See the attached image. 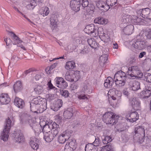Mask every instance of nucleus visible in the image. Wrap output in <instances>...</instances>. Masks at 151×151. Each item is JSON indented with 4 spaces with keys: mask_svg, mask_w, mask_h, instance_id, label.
Here are the masks:
<instances>
[{
    "mask_svg": "<svg viewBox=\"0 0 151 151\" xmlns=\"http://www.w3.org/2000/svg\"><path fill=\"white\" fill-rule=\"evenodd\" d=\"M103 120L106 124H116L118 121L119 116L111 112H106L103 115Z\"/></svg>",
    "mask_w": 151,
    "mask_h": 151,
    "instance_id": "f257e3e1",
    "label": "nucleus"
},
{
    "mask_svg": "<svg viewBox=\"0 0 151 151\" xmlns=\"http://www.w3.org/2000/svg\"><path fill=\"white\" fill-rule=\"evenodd\" d=\"M135 135L134 139L135 141L142 143L144 140L143 137L145 136V130L142 127L138 126L135 129Z\"/></svg>",
    "mask_w": 151,
    "mask_h": 151,
    "instance_id": "f03ea898",
    "label": "nucleus"
},
{
    "mask_svg": "<svg viewBox=\"0 0 151 151\" xmlns=\"http://www.w3.org/2000/svg\"><path fill=\"white\" fill-rule=\"evenodd\" d=\"M100 142V140L98 136L95 137L94 142L92 144H88L85 146V151H97V146L99 145Z\"/></svg>",
    "mask_w": 151,
    "mask_h": 151,
    "instance_id": "7ed1b4c3",
    "label": "nucleus"
},
{
    "mask_svg": "<svg viewBox=\"0 0 151 151\" xmlns=\"http://www.w3.org/2000/svg\"><path fill=\"white\" fill-rule=\"evenodd\" d=\"M44 100H46V99L40 98V97L34 99L30 103L31 111L36 112V111L35 110L36 109L39 107L38 106L40 105L42 102H43L44 101Z\"/></svg>",
    "mask_w": 151,
    "mask_h": 151,
    "instance_id": "20e7f679",
    "label": "nucleus"
},
{
    "mask_svg": "<svg viewBox=\"0 0 151 151\" xmlns=\"http://www.w3.org/2000/svg\"><path fill=\"white\" fill-rule=\"evenodd\" d=\"M47 124L43 127L42 132L43 133L50 132V131L52 132V130L53 129L58 130V131L59 126L55 122H53L51 121H50L47 122Z\"/></svg>",
    "mask_w": 151,
    "mask_h": 151,
    "instance_id": "39448f33",
    "label": "nucleus"
},
{
    "mask_svg": "<svg viewBox=\"0 0 151 151\" xmlns=\"http://www.w3.org/2000/svg\"><path fill=\"white\" fill-rule=\"evenodd\" d=\"M58 130L53 129L52 130V132H49L44 134V138L46 142H50L52 141L54 138L58 133Z\"/></svg>",
    "mask_w": 151,
    "mask_h": 151,
    "instance_id": "423d86ee",
    "label": "nucleus"
},
{
    "mask_svg": "<svg viewBox=\"0 0 151 151\" xmlns=\"http://www.w3.org/2000/svg\"><path fill=\"white\" fill-rule=\"evenodd\" d=\"M126 119L129 122H133L139 119V115L136 111L132 112L127 115Z\"/></svg>",
    "mask_w": 151,
    "mask_h": 151,
    "instance_id": "0eeeda50",
    "label": "nucleus"
},
{
    "mask_svg": "<svg viewBox=\"0 0 151 151\" xmlns=\"http://www.w3.org/2000/svg\"><path fill=\"white\" fill-rule=\"evenodd\" d=\"M84 31L88 34L94 33V36H96L97 32H99L98 30L95 28L94 24H93L87 25L84 29Z\"/></svg>",
    "mask_w": 151,
    "mask_h": 151,
    "instance_id": "6e6552de",
    "label": "nucleus"
},
{
    "mask_svg": "<svg viewBox=\"0 0 151 151\" xmlns=\"http://www.w3.org/2000/svg\"><path fill=\"white\" fill-rule=\"evenodd\" d=\"M130 104L133 109L135 110H139L140 107V102L137 98H134L129 100Z\"/></svg>",
    "mask_w": 151,
    "mask_h": 151,
    "instance_id": "1a4fd4ad",
    "label": "nucleus"
},
{
    "mask_svg": "<svg viewBox=\"0 0 151 151\" xmlns=\"http://www.w3.org/2000/svg\"><path fill=\"white\" fill-rule=\"evenodd\" d=\"M58 87L61 88H64L67 86L66 82L61 77H57L55 80Z\"/></svg>",
    "mask_w": 151,
    "mask_h": 151,
    "instance_id": "9d476101",
    "label": "nucleus"
},
{
    "mask_svg": "<svg viewBox=\"0 0 151 151\" xmlns=\"http://www.w3.org/2000/svg\"><path fill=\"white\" fill-rule=\"evenodd\" d=\"M145 45V42L144 41H141L139 39H137L133 42L132 45L134 47L139 50H142L144 48Z\"/></svg>",
    "mask_w": 151,
    "mask_h": 151,
    "instance_id": "9b49d317",
    "label": "nucleus"
},
{
    "mask_svg": "<svg viewBox=\"0 0 151 151\" xmlns=\"http://www.w3.org/2000/svg\"><path fill=\"white\" fill-rule=\"evenodd\" d=\"M150 9L148 8L143 9L142 10L141 9L137 10V14H139L143 18L147 19L149 16V13L150 11Z\"/></svg>",
    "mask_w": 151,
    "mask_h": 151,
    "instance_id": "f8f14e48",
    "label": "nucleus"
},
{
    "mask_svg": "<svg viewBox=\"0 0 151 151\" xmlns=\"http://www.w3.org/2000/svg\"><path fill=\"white\" fill-rule=\"evenodd\" d=\"M13 137L15 141L19 143H22L24 141L23 136L20 131L15 132L14 133Z\"/></svg>",
    "mask_w": 151,
    "mask_h": 151,
    "instance_id": "ddd939ff",
    "label": "nucleus"
},
{
    "mask_svg": "<svg viewBox=\"0 0 151 151\" xmlns=\"http://www.w3.org/2000/svg\"><path fill=\"white\" fill-rule=\"evenodd\" d=\"M39 71L37 70H36L34 68H31L29 69L28 70H27L24 71V73H23L22 75H28V76L35 75V76H42L43 74L42 73H41V74H39Z\"/></svg>",
    "mask_w": 151,
    "mask_h": 151,
    "instance_id": "4468645a",
    "label": "nucleus"
},
{
    "mask_svg": "<svg viewBox=\"0 0 151 151\" xmlns=\"http://www.w3.org/2000/svg\"><path fill=\"white\" fill-rule=\"evenodd\" d=\"M10 101V99L8 95L5 93H3L0 96V104H8Z\"/></svg>",
    "mask_w": 151,
    "mask_h": 151,
    "instance_id": "2eb2a0df",
    "label": "nucleus"
},
{
    "mask_svg": "<svg viewBox=\"0 0 151 151\" xmlns=\"http://www.w3.org/2000/svg\"><path fill=\"white\" fill-rule=\"evenodd\" d=\"M70 6L73 10L77 12L80 10L81 4L79 1L72 0L70 2Z\"/></svg>",
    "mask_w": 151,
    "mask_h": 151,
    "instance_id": "dca6fc26",
    "label": "nucleus"
},
{
    "mask_svg": "<svg viewBox=\"0 0 151 151\" xmlns=\"http://www.w3.org/2000/svg\"><path fill=\"white\" fill-rule=\"evenodd\" d=\"M39 140L35 137H31L30 140V145L34 150H37L39 147Z\"/></svg>",
    "mask_w": 151,
    "mask_h": 151,
    "instance_id": "f3484780",
    "label": "nucleus"
},
{
    "mask_svg": "<svg viewBox=\"0 0 151 151\" xmlns=\"http://www.w3.org/2000/svg\"><path fill=\"white\" fill-rule=\"evenodd\" d=\"M130 89L134 91H137L140 88V83L137 81H131L129 83Z\"/></svg>",
    "mask_w": 151,
    "mask_h": 151,
    "instance_id": "a211bd4d",
    "label": "nucleus"
},
{
    "mask_svg": "<svg viewBox=\"0 0 151 151\" xmlns=\"http://www.w3.org/2000/svg\"><path fill=\"white\" fill-rule=\"evenodd\" d=\"M96 5L99 9L104 11H106L109 10V6L106 5V2L103 1L101 0L97 2Z\"/></svg>",
    "mask_w": 151,
    "mask_h": 151,
    "instance_id": "6ab92c4d",
    "label": "nucleus"
},
{
    "mask_svg": "<svg viewBox=\"0 0 151 151\" xmlns=\"http://www.w3.org/2000/svg\"><path fill=\"white\" fill-rule=\"evenodd\" d=\"M75 111L74 108H69L66 111H64L63 115L65 118L70 119L72 116Z\"/></svg>",
    "mask_w": 151,
    "mask_h": 151,
    "instance_id": "aec40b11",
    "label": "nucleus"
},
{
    "mask_svg": "<svg viewBox=\"0 0 151 151\" xmlns=\"http://www.w3.org/2000/svg\"><path fill=\"white\" fill-rule=\"evenodd\" d=\"M14 103L17 107L21 109L23 108L25 106L24 101L18 97H16L14 99Z\"/></svg>",
    "mask_w": 151,
    "mask_h": 151,
    "instance_id": "412c9836",
    "label": "nucleus"
},
{
    "mask_svg": "<svg viewBox=\"0 0 151 151\" xmlns=\"http://www.w3.org/2000/svg\"><path fill=\"white\" fill-rule=\"evenodd\" d=\"M87 42L90 46L94 49L95 50L97 48V47H99V43L97 42L95 39L93 38L88 39Z\"/></svg>",
    "mask_w": 151,
    "mask_h": 151,
    "instance_id": "4be33fe9",
    "label": "nucleus"
},
{
    "mask_svg": "<svg viewBox=\"0 0 151 151\" xmlns=\"http://www.w3.org/2000/svg\"><path fill=\"white\" fill-rule=\"evenodd\" d=\"M140 95L142 98H148L151 95V88H148V89H145L141 93Z\"/></svg>",
    "mask_w": 151,
    "mask_h": 151,
    "instance_id": "5701e85b",
    "label": "nucleus"
},
{
    "mask_svg": "<svg viewBox=\"0 0 151 151\" xmlns=\"http://www.w3.org/2000/svg\"><path fill=\"white\" fill-rule=\"evenodd\" d=\"M114 81L113 78L109 76L105 80L104 86L106 88H110L112 87V83Z\"/></svg>",
    "mask_w": 151,
    "mask_h": 151,
    "instance_id": "b1692460",
    "label": "nucleus"
},
{
    "mask_svg": "<svg viewBox=\"0 0 151 151\" xmlns=\"http://www.w3.org/2000/svg\"><path fill=\"white\" fill-rule=\"evenodd\" d=\"M14 122L12 117H8L6 121V124L4 126V129L10 130L11 127L13 124Z\"/></svg>",
    "mask_w": 151,
    "mask_h": 151,
    "instance_id": "393cba45",
    "label": "nucleus"
},
{
    "mask_svg": "<svg viewBox=\"0 0 151 151\" xmlns=\"http://www.w3.org/2000/svg\"><path fill=\"white\" fill-rule=\"evenodd\" d=\"M134 29L133 25L130 24L127 25L123 29V31L126 35H129L132 34Z\"/></svg>",
    "mask_w": 151,
    "mask_h": 151,
    "instance_id": "a878e982",
    "label": "nucleus"
},
{
    "mask_svg": "<svg viewBox=\"0 0 151 151\" xmlns=\"http://www.w3.org/2000/svg\"><path fill=\"white\" fill-rule=\"evenodd\" d=\"M89 91V88L88 87V84H83L80 86L79 93H88Z\"/></svg>",
    "mask_w": 151,
    "mask_h": 151,
    "instance_id": "bb28decb",
    "label": "nucleus"
},
{
    "mask_svg": "<svg viewBox=\"0 0 151 151\" xmlns=\"http://www.w3.org/2000/svg\"><path fill=\"white\" fill-rule=\"evenodd\" d=\"M13 88L15 92L20 91L23 88L21 82L20 81H17L14 85Z\"/></svg>",
    "mask_w": 151,
    "mask_h": 151,
    "instance_id": "cd10ccee",
    "label": "nucleus"
},
{
    "mask_svg": "<svg viewBox=\"0 0 151 151\" xmlns=\"http://www.w3.org/2000/svg\"><path fill=\"white\" fill-rule=\"evenodd\" d=\"M44 100V101H43V102H42L41 104H40V105L38 106L39 107L36 109L38 111L39 113L43 112L47 109L46 100Z\"/></svg>",
    "mask_w": 151,
    "mask_h": 151,
    "instance_id": "c85d7f7f",
    "label": "nucleus"
},
{
    "mask_svg": "<svg viewBox=\"0 0 151 151\" xmlns=\"http://www.w3.org/2000/svg\"><path fill=\"white\" fill-rule=\"evenodd\" d=\"M9 130L7 129H4L3 132L1 134V139L4 141H6L8 139L9 137Z\"/></svg>",
    "mask_w": 151,
    "mask_h": 151,
    "instance_id": "c756f323",
    "label": "nucleus"
},
{
    "mask_svg": "<svg viewBox=\"0 0 151 151\" xmlns=\"http://www.w3.org/2000/svg\"><path fill=\"white\" fill-rule=\"evenodd\" d=\"M94 22L96 23L103 25L107 23V20L102 17H97L95 19Z\"/></svg>",
    "mask_w": 151,
    "mask_h": 151,
    "instance_id": "7c9ffc66",
    "label": "nucleus"
},
{
    "mask_svg": "<svg viewBox=\"0 0 151 151\" xmlns=\"http://www.w3.org/2000/svg\"><path fill=\"white\" fill-rule=\"evenodd\" d=\"M30 125L32 129L34 131L35 133H38L41 132L40 126L37 125L36 123H32L30 124Z\"/></svg>",
    "mask_w": 151,
    "mask_h": 151,
    "instance_id": "2f4dec72",
    "label": "nucleus"
},
{
    "mask_svg": "<svg viewBox=\"0 0 151 151\" xmlns=\"http://www.w3.org/2000/svg\"><path fill=\"white\" fill-rule=\"evenodd\" d=\"M108 55H101L99 60V63L101 67L104 66V64L107 60Z\"/></svg>",
    "mask_w": 151,
    "mask_h": 151,
    "instance_id": "473e14b6",
    "label": "nucleus"
},
{
    "mask_svg": "<svg viewBox=\"0 0 151 151\" xmlns=\"http://www.w3.org/2000/svg\"><path fill=\"white\" fill-rule=\"evenodd\" d=\"M76 67L75 63L73 61L67 62L65 64V68L67 70L73 69Z\"/></svg>",
    "mask_w": 151,
    "mask_h": 151,
    "instance_id": "72a5a7b5",
    "label": "nucleus"
},
{
    "mask_svg": "<svg viewBox=\"0 0 151 151\" xmlns=\"http://www.w3.org/2000/svg\"><path fill=\"white\" fill-rule=\"evenodd\" d=\"M62 101L61 100H58L56 104L53 106L51 109L55 111H57L62 106Z\"/></svg>",
    "mask_w": 151,
    "mask_h": 151,
    "instance_id": "f704fd0d",
    "label": "nucleus"
},
{
    "mask_svg": "<svg viewBox=\"0 0 151 151\" xmlns=\"http://www.w3.org/2000/svg\"><path fill=\"white\" fill-rule=\"evenodd\" d=\"M8 34H10L11 35L13 34V40L15 42V43L14 44H16V43H17L18 44L21 43L22 42V41L21 40L19 37L14 32H8Z\"/></svg>",
    "mask_w": 151,
    "mask_h": 151,
    "instance_id": "c9c22d12",
    "label": "nucleus"
},
{
    "mask_svg": "<svg viewBox=\"0 0 151 151\" xmlns=\"http://www.w3.org/2000/svg\"><path fill=\"white\" fill-rule=\"evenodd\" d=\"M68 139V137H67L65 134H62L59 136L58 137V141L60 143H63L66 141L67 139Z\"/></svg>",
    "mask_w": 151,
    "mask_h": 151,
    "instance_id": "e433bc0d",
    "label": "nucleus"
},
{
    "mask_svg": "<svg viewBox=\"0 0 151 151\" xmlns=\"http://www.w3.org/2000/svg\"><path fill=\"white\" fill-rule=\"evenodd\" d=\"M117 0H106V5L109 6V9L110 8V6H114L117 3Z\"/></svg>",
    "mask_w": 151,
    "mask_h": 151,
    "instance_id": "4c0bfd02",
    "label": "nucleus"
},
{
    "mask_svg": "<svg viewBox=\"0 0 151 151\" xmlns=\"http://www.w3.org/2000/svg\"><path fill=\"white\" fill-rule=\"evenodd\" d=\"M83 93H80L77 94L78 99L80 100H87L88 99L89 96Z\"/></svg>",
    "mask_w": 151,
    "mask_h": 151,
    "instance_id": "58836bf2",
    "label": "nucleus"
},
{
    "mask_svg": "<svg viewBox=\"0 0 151 151\" xmlns=\"http://www.w3.org/2000/svg\"><path fill=\"white\" fill-rule=\"evenodd\" d=\"M131 77H135L137 78L140 80H144L145 81H147L151 83V76H131Z\"/></svg>",
    "mask_w": 151,
    "mask_h": 151,
    "instance_id": "ea45409f",
    "label": "nucleus"
},
{
    "mask_svg": "<svg viewBox=\"0 0 151 151\" xmlns=\"http://www.w3.org/2000/svg\"><path fill=\"white\" fill-rule=\"evenodd\" d=\"M137 67L136 66H132L131 68L129 67L128 69V75L129 76H135L133 73H134V71H136L137 69Z\"/></svg>",
    "mask_w": 151,
    "mask_h": 151,
    "instance_id": "a19ab883",
    "label": "nucleus"
},
{
    "mask_svg": "<svg viewBox=\"0 0 151 151\" xmlns=\"http://www.w3.org/2000/svg\"><path fill=\"white\" fill-rule=\"evenodd\" d=\"M37 5L36 1L34 0L31 1L30 4L26 6L27 8L29 10L33 9L35 6Z\"/></svg>",
    "mask_w": 151,
    "mask_h": 151,
    "instance_id": "79ce46f5",
    "label": "nucleus"
},
{
    "mask_svg": "<svg viewBox=\"0 0 151 151\" xmlns=\"http://www.w3.org/2000/svg\"><path fill=\"white\" fill-rule=\"evenodd\" d=\"M143 19L138 17L136 16H133L132 19V22L135 23V24H139L140 22H142Z\"/></svg>",
    "mask_w": 151,
    "mask_h": 151,
    "instance_id": "37998d69",
    "label": "nucleus"
},
{
    "mask_svg": "<svg viewBox=\"0 0 151 151\" xmlns=\"http://www.w3.org/2000/svg\"><path fill=\"white\" fill-rule=\"evenodd\" d=\"M57 63H55L52 65L50 67H47L45 69V71L47 74H51V70L57 65Z\"/></svg>",
    "mask_w": 151,
    "mask_h": 151,
    "instance_id": "c03bdc74",
    "label": "nucleus"
},
{
    "mask_svg": "<svg viewBox=\"0 0 151 151\" xmlns=\"http://www.w3.org/2000/svg\"><path fill=\"white\" fill-rule=\"evenodd\" d=\"M145 145L146 147H151V137H146L145 140L144 141Z\"/></svg>",
    "mask_w": 151,
    "mask_h": 151,
    "instance_id": "a18cd8bd",
    "label": "nucleus"
},
{
    "mask_svg": "<svg viewBox=\"0 0 151 151\" xmlns=\"http://www.w3.org/2000/svg\"><path fill=\"white\" fill-rule=\"evenodd\" d=\"M114 81H122L123 80H125L126 79V76H112Z\"/></svg>",
    "mask_w": 151,
    "mask_h": 151,
    "instance_id": "49530a36",
    "label": "nucleus"
},
{
    "mask_svg": "<svg viewBox=\"0 0 151 151\" xmlns=\"http://www.w3.org/2000/svg\"><path fill=\"white\" fill-rule=\"evenodd\" d=\"M102 142L104 144H107L110 142L111 140V138L110 136H106L104 137V139L102 138Z\"/></svg>",
    "mask_w": 151,
    "mask_h": 151,
    "instance_id": "de8ad7c7",
    "label": "nucleus"
},
{
    "mask_svg": "<svg viewBox=\"0 0 151 151\" xmlns=\"http://www.w3.org/2000/svg\"><path fill=\"white\" fill-rule=\"evenodd\" d=\"M86 10L88 13H89V14L92 13L94 12V7L93 5H90L88 6L86 8Z\"/></svg>",
    "mask_w": 151,
    "mask_h": 151,
    "instance_id": "09e8293b",
    "label": "nucleus"
},
{
    "mask_svg": "<svg viewBox=\"0 0 151 151\" xmlns=\"http://www.w3.org/2000/svg\"><path fill=\"white\" fill-rule=\"evenodd\" d=\"M113 90V91H115V96H116L117 98H119L120 97L122 96V93L121 92L117 90H116V91L114 89H110L109 90V91L108 93L109 94V93H111V91Z\"/></svg>",
    "mask_w": 151,
    "mask_h": 151,
    "instance_id": "8fccbe9b",
    "label": "nucleus"
},
{
    "mask_svg": "<svg viewBox=\"0 0 151 151\" xmlns=\"http://www.w3.org/2000/svg\"><path fill=\"white\" fill-rule=\"evenodd\" d=\"M76 141L75 139L72 140L71 141L68 142V145H70V147H72V148L73 150H74L76 148V145L75 144Z\"/></svg>",
    "mask_w": 151,
    "mask_h": 151,
    "instance_id": "3c124183",
    "label": "nucleus"
},
{
    "mask_svg": "<svg viewBox=\"0 0 151 151\" xmlns=\"http://www.w3.org/2000/svg\"><path fill=\"white\" fill-rule=\"evenodd\" d=\"M122 21L124 23H129L131 22H132V19H129L127 16L123 17Z\"/></svg>",
    "mask_w": 151,
    "mask_h": 151,
    "instance_id": "603ef678",
    "label": "nucleus"
},
{
    "mask_svg": "<svg viewBox=\"0 0 151 151\" xmlns=\"http://www.w3.org/2000/svg\"><path fill=\"white\" fill-rule=\"evenodd\" d=\"M115 83L116 86L119 87H121L123 86L125 84V81L124 80H123L122 81H115Z\"/></svg>",
    "mask_w": 151,
    "mask_h": 151,
    "instance_id": "864d4df0",
    "label": "nucleus"
},
{
    "mask_svg": "<svg viewBox=\"0 0 151 151\" xmlns=\"http://www.w3.org/2000/svg\"><path fill=\"white\" fill-rule=\"evenodd\" d=\"M35 91L37 94H40L42 91V87L40 86H38L36 88L34 89Z\"/></svg>",
    "mask_w": 151,
    "mask_h": 151,
    "instance_id": "5fc2aeb1",
    "label": "nucleus"
},
{
    "mask_svg": "<svg viewBox=\"0 0 151 151\" xmlns=\"http://www.w3.org/2000/svg\"><path fill=\"white\" fill-rule=\"evenodd\" d=\"M67 77H70V79L68 81H70L76 82L78 80L79 78V76H66Z\"/></svg>",
    "mask_w": 151,
    "mask_h": 151,
    "instance_id": "6e6d98bb",
    "label": "nucleus"
},
{
    "mask_svg": "<svg viewBox=\"0 0 151 151\" xmlns=\"http://www.w3.org/2000/svg\"><path fill=\"white\" fill-rule=\"evenodd\" d=\"M86 49V48H85V47L84 46L83 49H79L77 50V52L78 54H85L87 52V50H85Z\"/></svg>",
    "mask_w": 151,
    "mask_h": 151,
    "instance_id": "4d7b16f0",
    "label": "nucleus"
},
{
    "mask_svg": "<svg viewBox=\"0 0 151 151\" xmlns=\"http://www.w3.org/2000/svg\"><path fill=\"white\" fill-rule=\"evenodd\" d=\"M99 30H103L102 28H99L98 29V31L99 32H97V35H99V36H101V37L102 38H105L106 37V34L104 33V32H99Z\"/></svg>",
    "mask_w": 151,
    "mask_h": 151,
    "instance_id": "13d9d810",
    "label": "nucleus"
},
{
    "mask_svg": "<svg viewBox=\"0 0 151 151\" xmlns=\"http://www.w3.org/2000/svg\"><path fill=\"white\" fill-rule=\"evenodd\" d=\"M49 122L48 121H45L44 120L42 119L40 120V126L41 127H44V126H45L47 124V122Z\"/></svg>",
    "mask_w": 151,
    "mask_h": 151,
    "instance_id": "bf43d9fd",
    "label": "nucleus"
},
{
    "mask_svg": "<svg viewBox=\"0 0 151 151\" xmlns=\"http://www.w3.org/2000/svg\"><path fill=\"white\" fill-rule=\"evenodd\" d=\"M78 85L76 84H72L70 87V90L72 91H76L77 89L78 88Z\"/></svg>",
    "mask_w": 151,
    "mask_h": 151,
    "instance_id": "052dcab7",
    "label": "nucleus"
},
{
    "mask_svg": "<svg viewBox=\"0 0 151 151\" xmlns=\"http://www.w3.org/2000/svg\"><path fill=\"white\" fill-rule=\"evenodd\" d=\"M122 137L124 142H127L129 140V137L127 134L122 135Z\"/></svg>",
    "mask_w": 151,
    "mask_h": 151,
    "instance_id": "680f3d73",
    "label": "nucleus"
},
{
    "mask_svg": "<svg viewBox=\"0 0 151 151\" xmlns=\"http://www.w3.org/2000/svg\"><path fill=\"white\" fill-rule=\"evenodd\" d=\"M73 150L72 147H70V145L67 144L65 147L64 151H73Z\"/></svg>",
    "mask_w": 151,
    "mask_h": 151,
    "instance_id": "e2e57ef3",
    "label": "nucleus"
},
{
    "mask_svg": "<svg viewBox=\"0 0 151 151\" xmlns=\"http://www.w3.org/2000/svg\"><path fill=\"white\" fill-rule=\"evenodd\" d=\"M46 98L48 100H52L54 99V95L52 94H47L46 95Z\"/></svg>",
    "mask_w": 151,
    "mask_h": 151,
    "instance_id": "0e129e2a",
    "label": "nucleus"
},
{
    "mask_svg": "<svg viewBox=\"0 0 151 151\" xmlns=\"http://www.w3.org/2000/svg\"><path fill=\"white\" fill-rule=\"evenodd\" d=\"M83 7H87L88 6V0H85V1L81 3Z\"/></svg>",
    "mask_w": 151,
    "mask_h": 151,
    "instance_id": "69168bd1",
    "label": "nucleus"
},
{
    "mask_svg": "<svg viewBox=\"0 0 151 151\" xmlns=\"http://www.w3.org/2000/svg\"><path fill=\"white\" fill-rule=\"evenodd\" d=\"M53 20V21H58L57 16L56 15H52L51 16L50 18V20L52 21Z\"/></svg>",
    "mask_w": 151,
    "mask_h": 151,
    "instance_id": "338daca9",
    "label": "nucleus"
},
{
    "mask_svg": "<svg viewBox=\"0 0 151 151\" xmlns=\"http://www.w3.org/2000/svg\"><path fill=\"white\" fill-rule=\"evenodd\" d=\"M49 8L47 7H45L44 8V12H43V14H45V15H47L49 13Z\"/></svg>",
    "mask_w": 151,
    "mask_h": 151,
    "instance_id": "774afa93",
    "label": "nucleus"
}]
</instances>
